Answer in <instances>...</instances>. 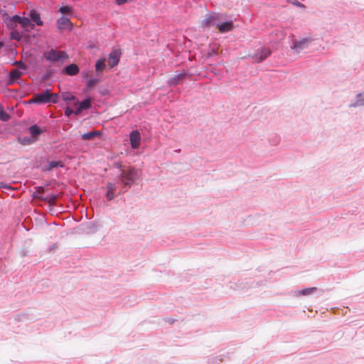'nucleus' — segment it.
<instances>
[{
	"label": "nucleus",
	"mask_w": 364,
	"mask_h": 364,
	"mask_svg": "<svg viewBox=\"0 0 364 364\" xmlns=\"http://www.w3.org/2000/svg\"><path fill=\"white\" fill-rule=\"evenodd\" d=\"M114 166L120 171L119 180L124 186L130 187L140 176V171L134 167L122 166L119 162Z\"/></svg>",
	"instance_id": "1"
},
{
	"label": "nucleus",
	"mask_w": 364,
	"mask_h": 364,
	"mask_svg": "<svg viewBox=\"0 0 364 364\" xmlns=\"http://www.w3.org/2000/svg\"><path fill=\"white\" fill-rule=\"evenodd\" d=\"M58 101V95L55 93H51L48 89L43 92L35 94L30 100L31 103L36 104L57 103Z\"/></svg>",
	"instance_id": "2"
},
{
	"label": "nucleus",
	"mask_w": 364,
	"mask_h": 364,
	"mask_svg": "<svg viewBox=\"0 0 364 364\" xmlns=\"http://www.w3.org/2000/svg\"><path fill=\"white\" fill-rule=\"evenodd\" d=\"M43 57L45 58L46 61L52 63L63 62L64 60L68 58V55L65 51L58 50L55 49H50V50L44 52Z\"/></svg>",
	"instance_id": "3"
},
{
	"label": "nucleus",
	"mask_w": 364,
	"mask_h": 364,
	"mask_svg": "<svg viewBox=\"0 0 364 364\" xmlns=\"http://www.w3.org/2000/svg\"><path fill=\"white\" fill-rule=\"evenodd\" d=\"M220 15L217 14H211L206 16L204 19L201 21V26L203 28L210 27L212 26H216L219 20Z\"/></svg>",
	"instance_id": "4"
},
{
	"label": "nucleus",
	"mask_w": 364,
	"mask_h": 364,
	"mask_svg": "<svg viewBox=\"0 0 364 364\" xmlns=\"http://www.w3.org/2000/svg\"><path fill=\"white\" fill-rule=\"evenodd\" d=\"M20 16L18 15H15L13 16H9L7 15L4 16V22L6 23V26L11 31H14L17 25L19 24Z\"/></svg>",
	"instance_id": "5"
},
{
	"label": "nucleus",
	"mask_w": 364,
	"mask_h": 364,
	"mask_svg": "<svg viewBox=\"0 0 364 364\" xmlns=\"http://www.w3.org/2000/svg\"><path fill=\"white\" fill-rule=\"evenodd\" d=\"M57 27L59 30H69L70 31L73 28V23L70 19L67 17L62 16L59 18L57 21Z\"/></svg>",
	"instance_id": "6"
},
{
	"label": "nucleus",
	"mask_w": 364,
	"mask_h": 364,
	"mask_svg": "<svg viewBox=\"0 0 364 364\" xmlns=\"http://www.w3.org/2000/svg\"><path fill=\"white\" fill-rule=\"evenodd\" d=\"M130 144L132 149H138L140 146L141 136L137 130L132 131L129 134Z\"/></svg>",
	"instance_id": "7"
},
{
	"label": "nucleus",
	"mask_w": 364,
	"mask_h": 364,
	"mask_svg": "<svg viewBox=\"0 0 364 364\" xmlns=\"http://www.w3.org/2000/svg\"><path fill=\"white\" fill-rule=\"evenodd\" d=\"M120 58V52L118 50H114L112 51L108 58V64L111 68L114 67L117 65L119 63Z\"/></svg>",
	"instance_id": "8"
},
{
	"label": "nucleus",
	"mask_w": 364,
	"mask_h": 364,
	"mask_svg": "<svg viewBox=\"0 0 364 364\" xmlns=\"http://www.w3.org/2000/svg\"><path fill=\"white\" fill-rule=\"evenodd\" d=\"M217 28L220 33H225L232 31L234 28V26L232 21H229L223 23H219L218 22Z\"/></svg>",
	"instance_id": "9"
},
{
	"label": "nucleus",
	"mask_w": 364,
	"mask_h": 364,
	"mask_svg": "<svg viewBox=\"0 0 364 364\" xmlns=\"http://www.w3.org/2000/svg\"><path fill=\"white\" fill-rule=\"evenodd\" d=\"M271 54V51L267 48H262L260 51L255 53L254 58L258 63L264 60Z\"/></svg>",
	"instance_id": "10"
},
{
	"label": "nucleus",
	"mask_w": 364,
	"mask_h": 364,
	"mask_svg": "<svg viewBox=\"0 0 364 364\" xmlns=\"http://www.w3.org/2000/svg\"><path fill=\"white\" fill-rule=\"evenodd\" d=\"M65 72L68 75H75L79 73V68L76 64H70L65 68Z\"/></svg>",
	"instance_id": "11"
},
{
	"label": "nucleus",
	"mask_w": 364,
	"mask_h": 364,
	"mask_svg": "<svg viewBox=\"0 0 364 364\" xmlns=\"http://www.w3.org/2000/svg\"><path fill=\"white\" fill-rule=\"evenodd\" d=\"M107 193H106V198L107 200H111L114 198V191H115V184L112 183H108L107 185Z\"/></svg>",
	"instance_id": "12"
},
{
	"label": "nucleus",
	"mask_w": 364,
	"mask_h": 364,
	"mask_svg": "<svg viewBox=\"0 0 364 364\" xmlns=\"http://www.w3.org/2000/svg\"><path fill=\"white\" fill-rule=\"evenodd\" d=\"M30 17L38 26H43V22L41 19L40 14L36 11L32 10L30 13Z\"/></svg>",
	"instance_id": "13"
},
{
	"label": "nucleus",
	"mask_w": 364,
	"mask_h": 364,
	"mask_svg": "<svg viewBox=\"0 0 364 364\" xmlns=\"http://www.w3.org/2000/svg\"><path fill=\"white\" fill-rule=\"evenodd\" d=\"M19 24L22 26V28L28 30L29 27L33 28V24L31 23V20L27 17H21L19 19Z\"/></svg>",
	"instance_id": "14"
},
{
	"label": "nucleus",
	"mask_w": 364,
	"mask_h": 364,
	"mask_svg": "<svg viewBox=\"0 0 364 364\" xmlns=\"http://www.w3.org/2000/svg\"><path fill=\"white\" fill-rule=\"evenodd\" d=\"M22 75L23 73L18 69L11 70L9 73L11 82L12 83L18 80Z\"/></svg>",
	"instance_id": "15"
},
{
	"label": "nucleus",
	"mask_w": 364,
	"mask_h": 364,
	"mask_svg": "<svg viewBox=\"0 0 364 364\" xmlns=\"http://www.w3.org/2000/svg\"><path fill=\"white\" fill-rule=\"evenodd\" d=\"M29 132L33 137L36 138L42 134L43 130L38 126L34 124L29 128Z\"/></svg>",
	"instance_id": "16"
},
{
	"label": "nucleus",
	"mask_w": 364,
	"mask_h": 364,
	"mask_svg": "<svg viewBox=\"0 0 364 364\" xmlns=\"http://www.w3.org/2000/svg\"><path fill=\"white\" fill-rule=\"evenodd\" d=\"M100 134V132L93 131L90 132L82 135V139L83 140H92L95 136H99Z\"/></svg>",
	"instance_id": "17"
},
{
	"label": "nucleus",
	"mask_w": 364,
	"mask_h": 364,
	"mask_svg": "<svg viewBox=\"0 0 364 364\" xmlns=\"http://www.w3.org/2000/svg\"><path fill=\"white\" fill-rule=\"evenodd\" d=\"M316 290H317L316 287L306 288V289H304L302 290L298 291L296 292V295L307 296V295L314 293Z\"/></svg>",
	"instance_id": "18"
},
{
	"label": "nucleus",
	"mask_w": 364,
	"mask_h": 364,
	"mask_svg": "<svg viewBox=\"0 0 364 364\" xmlns=\"http://www.w3.org/2000/svg\"><path fill=\"white\" fill-rule=\"evenodd\" d=\"M105 68V59H100L95 63V70L97 73H102Z\"/></svg>",
	"instance_id": "19"
},
{
	"label": "nucleus",
	"mask_w": 364,
	"mask_h": 364,
	"mask_svg": "<svg viewBox=\"0 0 364 364\" xmlns=\"http://www.w3.org/2000/svg\"><path fill=\"white\" fill-rule=\"evenodd\" d=\"M100 82V80L98 78H90L87 80L86 86L87 87L91 89L97 85Z\"/></svg>",
	"instance_id": "20"
},
{
	"label": "nucleus",
	"mask_w": 364,
	"mask_h": 364,
	"mask_svg": "<svg viewBox=\"0 0 364 364\" xmlns=\"http://www.w3.org/2000/svg\"><path fill=\"white\" fill-rule=\"evenodd\" d=\"M185 76V74L181 73L175 75L172 78L170 79V84L171 85H176L179 82V81L183 79Z\"/></svg>",
	"instance_id": "21"
},
{
	"label": "nucleus",
	"mask_w": 364,
	"mask_h": 364,
	"mask_svg": "<svg viewBox=\"0 0 364 364\" xmlns=\"http://www.w3.org/2000/svg\"><path fill=\"white\" fill-rule=\"evenodd\" d=\"M10 119V115L6 112L4 108L0 106V120L6 122Z\"/></svg>",
	"instance_id": "22"
},
{
	"label": "nucleus",
	"mask_w": 364,
	"mask_h": 364,
	"mask_svg": "<svg viewBox=\"0 0 364 364\" xmlns=\"http://www.w3.org/2000/svg\"><path fill=\"white\" fill-rule=\"evenodd\" d=\"M58 197V195H49L45 198V201H47L50 205H55V200H57Z\"/></svg>",
	"instance_id": "23"
},
{
	"label": "nucleus",
	"mask_w": 364,
	"mask_h": 364,
	"mask_svg": "<svg viewBox=\"0 0 364 364\" xmlns=\"http://www.w3.org/2000/svg\"><path fill=\"white\" fill-rule=\"evenodd\" d=\"M81 109H87L91 107V100L90 99H86L84 101L81 102L79 105Z\"/></svg>",
	"instance_id": "24"
},
{
	"label": "nucleus",
	"mask_w": 364,
	"mask_h": 364,
	"mask_svg": "<svg viewBox=\"0 0 364 364\" xmlns=\"http://www.w3.org/2000/svg\"><path fill=\"white\" fill-rule=\"evenodd\" d=\"M44 189L42 187H38L36 191L34 193L33 196L36 198H39L40 200H45V198L42 196Z\"/></svg>",
	"instance_id": "25"
},
{
	"label": "nucleus",
	"mask_w": 364,
	"mask_h": 364,
	"mask_svg": "<svg viewBox=\"0 0 364 364\" xmlns=\"http://www.w3.org/2000/svg\"><path fill=\"white\" fill-rule=\"evenodd\" d=\"M44 189L42 187H38L36 191L34 193L33 196L36 198H39L40 200H45V198L42 196Z\"/></svg>",
	"instance_id": "26"
},
{
	"label": "nucleus",
	"mask_w": 364,
	"mask_h": 364,
	"mask_svg": "<svg viewBox=\"0 0 364 364\" xmlns=\"http://www.w3.org/2000/svg\"><path fill=\"white\" fill-rule=\"evenodd\" d=\"M58 166H63V164L60 161H52L48 164V170L56 168Z\"/></svg>",
	"instance_id": "27"
},
{
	"label": "nucleus",
	"mask_w": 364,
	"mask_h": 364,
	"mask_svg": "<svg viewBox=\"0 0 364 364\" xmlns=\"http://www.w3.org/2000/svg\"><path fill=\"white\" fill-rule=\"evenodd\" d=\"M356 105L363 106L364 105V92L359 94L357 97Z\"/></svg>",
	"instance_id": "28"
},
{
	"label": "nucleus",
	"mask_w": 364,
	"mask_h": 364,
	"mask_svg": "<svg viewBox=\"0 0 364 364\" xmlns=\"http://www.w3.org/2000/svg\"><path fill=\"white\" fill-rule=\"evenodd\" d=\"M75 99V96L73 95L72 94L70 93H65L63 95V100H66V101H72V100H74Z\"/></svg>",
	"instance_id": "29"
},
{
	"label": "nucleus",
	"mask_w": 364,
	"mask_h": 364,
	"mask_svg": "<svg viewBox=\"0 0 364 364\" xmlns=\"http://www.w3.org/2000/svg\"><path fill=\"white\" fill-rule=\"evenodd\" d=\"M71 11V8L68 6H62L60 9V12L62 14H68Z\"/></svg>",
	"instance_id": "30"
},
{
	"label": "nucleus",
	"mask_w": 364,
	"mask_h": 364,
	"mask_svg": "<svg viewBox=\"0 0 364 364\" xmlns=\"http://www.w3.org/2000/svg\"><path fill=\"white\" fill-rule=\"evenodd\" d=\"M73 112H74L73 110L69 107H67L65 111V114L68 117L70 116Z\"/></svg>",
	"instance_id": "31"
},
{
	"label": "nucleus",
	"mask_w": 364,
	"mask_h": 364,
	"mask_svg": "<svg viewBox=\"0 0 364 364\" xmlns=\"http://www.w3.org/2000/svg\"><path fill=\"white\" fill-rule=\"evenodd\" d=\"M11 37H12V38H14V39H18L19 34H18V33L16 32L15 30L12 31Z\"/></svg>",
	"instance_id": "32"
},
{
	"label": "nucleus",
	"mask_w": 364,
	"mask_h": 364,
	"mask_svg": "<svg viewBox=\"0 0 364 364\" xmlns=\"http://www.w3.org/2000/svg\"><path fill=\"white\" fill-rule=\"evenodd\" d=\"M115 1H116L117 4L122 5V4L127 3L128 1V0H115Z\"/></svg>",
	"instance_id": "33"
},
{
	"label": "nucleus",
	"mask_w": 364,
	"mask_h": 364,
	"mask_svg": "<svg viewBox=\"0 0 364 364\" xmlns=\"http://www.w3.org/2000/svg\"><path fill=\"white\" fill-rule=\"evenodd\" d=\"M15 63L17 64L21 68H23V69L26 68L25 64H23L21 61L16 62Z\"/></svg>",
	"instance_id": "34"
},
{
	"label": "nucleus",
	"mask_w": 364,
	"mask_h": 364,
	"mask_svg": "<svg viewBox=\"0 0 364 364\" xmlns=\"http://www.w3.org/2000/svg\"><path fill=\"white\" fill-rule=\"evenodd\" d=\"M83 109H81L80 107L78 106L77 108L75 109V111L74 112V113L77 115V114H80L81 113V112L82 111Z\"/></svg>",
	"instance_id": "35"
},
{
	"label": "nucleus",
	"mask_w": 364,
	"mask_h": 364,
	"mask_svg": "<svg viewBox=\"0 0 364 364\" xmlns=\"http://www.w3.org/2000/svg\"><path fill=\"white\" fill-rule=\"evenodd\" d=\"M82 77L85 78H88V73H82Z\"/></svg>",
	"instance_id": "36"
},
{
	"label": "nucleus",
	"mask_w": 364,
	"mask_h": 364,
	"mask_svg": "<svg viewBox=\"0 0 364 364\" xmlns=\"http://www.w3.org/2000/svg\"><path fill=\"white\" fill-rule=\"evenodd\" d=\"M4 43L2 42H0V49L3 47Z\"/></svg>",
	"instance_id": "37"
},
{
	"label": "nucleus",
	"mask_w": 364,
	"mask_h": 364,
	"mask_svg": "<svg viewBox=\"0 0 364 364\" xmlns=\"http://www.w3.org/2000/svg\"><path fill=\"white\" fill-rule=\"evenodd\" d=\"M298 5L300 6H303V5H301L300 3H299Z\"/></svg>",
	"instance_id": "38"
}]
</instances>
